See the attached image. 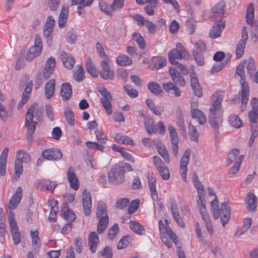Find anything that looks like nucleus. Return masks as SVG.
Returning <instances> with one entry per match:
<instances>
[{
    "label": "nucleus",
    "mask_w": 258,
    "mask_h": 258,
    "mask_svg": "<svg viewBox=\"0 0 258 258\" xmlns=\"http://www.w3.org/2000/svg\"><path fill=\"white\" fill-rule=\"evenodd\" d=\"M225 4L223 2H220L215 5L212 8V11L214 13L219 15H223L225 11Z\"/></svg>",
    "instance_id": "obj_52"
},
{
    "label": "nucleus",
    "mask_w": 258,
    "mask_h": 258,
    "mask_svg": "<svg viewBox=\"0 0 258 258\" xmlns=\"http://www.w3.org/2000/svg\"><path fill=\"white\" fill-rule=\"evenodd\" d=\"M191 152L189 149H187L184 152L180 162V166L187 167L190 159Z\"/></svg>",
    "instance_id": "obj_54"
},
{
    "label": "nucleus",
    "mask_w": 258,
    "mask_h": 258,
    "mask_svg": "<svg viewBox=\"0 0 258 258\" xmlns=\"http://www.w3.org/2000/svg\"><path fill=\"white\" fill-rule=\"evenodd\" d=\"M86 68L87 72L93 77L98 76V72L92 63L90 58H88L86 62Z\"/></svg>",
    "instance_id": "obj_46"
},
{
    "label": "nucleus",
    "mask_w": 258,
    "mask_h": 258,
    "mask_svg": "<svg viewBox=\"0 0 258 258\" xmlns=\"http://www.w3.org/2000/svg\"><path fill=\"white\" fill-rule=\"evenodd\" d=\"M176 48L171 49L168 54L169 62L173 65L178 64V59H186L188 56V52L186 51L180 43H177Z\"/></svg>",
    "instance_id": "obj_3"
},
{
    "label": "nucleus",
    "mask_w": 258,
    "mask_h": 258,
    "mask_svg": "<svg viewBox=\"0 0 258 258\" xmlns=\"http://www.w3.org/2000/svg\"><path fill=\"white\" fill-rule=\"evenodd\" d=\"M169 74L173 82L176 85L184 86L185 82L182 75L174 67H170Z\"/></svg>",
    "instance_id": "obj_15"
},
{
    "label": "nucleus",
    "mask_w": 258,
    "mask_h": 258,
    "mask_svg": "<svg viewBox=\"0 0 258 258\" xmlns=\"http://www.w3.org/2000/svg\"><path fill=\"white\" fill-rule=\"evenodd\" d=\"M153 160V164L162 179L165 180H168L170 177L169 170L160 157L154 156Z\"/></svg>",
    "instance_id": "obj_6"
},
{
    "label": "nucleus",
    "mask_w": 258,
    "mask_h": 258,
    "mask_svg": "<svg viewBox=\"0 0 258 258\" xmlns=\"http://www.w3.org/2000/svg\"><path fill=\"white\" fill-rule=\"evenodd\" d=\"M43 158L47 160H59L62 157L60 150L57 148H49L44 150L41 153Z\"/></svg>",
    "instance_id": "obj_8"
},
{
    "label": "nucleus",
    "mask_w": 258,
    "mask_h": 258,
    "mask_svg": "<svg viewBox=\"0 0 258 258\" xmlns=\"http://www.w3.org/2000/svg\"><path fill=\"white\" fill-rule=\"evenodd\" d=\"M108 61L103 60L101 61V70L99 74L100 76L105 80H113L114 77V72L111 70L108 63Z\"/></svg>",
    "instance_id": "obj_9"
},
{
    "label": "nucleus",
    "mask_w": 258,
    "mask_h": 258,
    "mask_svg": "<svg viewBox=\"0 0 258 258\" xmlns=\"http://www.w3.org/2000/svg\"><path fill=\"white\" fill-rule=\"evenodd\" d=\"M243 159V155H240L239 156L238 159H236V162L235 163L234 165H233V166L230 171V174H235L238 171L241 165V163Z\"/></svg>",
    "instance_id": "obj_58"
},
{
    "label": "nucleus",
    "mask_w": 258,
    "mask_h": 258,
    "mask_svg": "<svg viewBox=\"0 0 258 258\" xmlns=\"http://www.w3.org/2000/svg\"><path fill=\"white\" fill-rule=\"evenodd\" d=\"M42 49L37 47L34 46H31L30 47L28 52L26 56V59L28 61H31L35 57L40 55Z\"/></svg>",
    "instance_id": "obj_31"
},
{
    "label": "nucleus",
    "mask_w": 258,
    "mask_h": 258,
    "mask_svg": "<svg viewBox=\"0 0 258 258\" xmlns=\"http://www.w3.org/2000/svg\"><path fill=\"white\" fill-rule=\"evenodd\" d=\"M257 197L254 194H249L247 196V209L251 212H254L257 207Z\"/></svg>",
    "instance_id": "obj_26"
},
{
    "label": "nucleus",
    "mask_w": 258,
    "mask_h": 258,
    "mask_svg": "<svg viewBox=\"0 0 258 258\" xmlns=\"http://www.w3.org/2000/svg\"><path fill=\"white\" fill-rule=\"evenodd\" d=\"M235 77L237 79H238V77H240V82L241 83L242 82L245 81V72L244 64L240 63L237 66L235 74Z\"/></svg>",
    "instance_id": "obj_48"
},
{
    "label": "nucleus",
    "mask_w": 258,
    "mask_h": 258,
    "mask_svg": "<svg viewBox=\"0 0 258 258\" xmlns=\"http://www.w3.org/2000/svg\"><path fill=\"white\" fill-rule=\"evenodd\" d=\"M206 49L207 47L205 43L202 41H199L195 43L193 51H195L197 52L203 53Z\"/></svg>",
    "instance_id": "obj_60"
},
{
    "label": "nucleus",
    "mask_w": 258,
    "mask_h": 258,
    "mask_svg": "<svg viewBox=\"0 0 258 258\" xmlns=\"http://www.w3.org/2000/svg\"><path fill=\"white\" fill-rule=\"evenodd\" d=\"M56 185L55 182L44 179L40 182L39 188L41 190H50L53 192Z\"/></svg>",
    "instance_id": "obj_29"
},
{
    "label": "nucleus",
    "mask_w": 258,
    "mask_h": 258,
    "mask_svg": "<svg viewBox=\"0 0 258 258\" xmlns=\"http://www.w3.org/2000/svg\"><path fill=\"white\" fill-rule=\"evenodd\" d=\"M224 92L221 91L215 92L212 96L214 102L211 106L210 110L215 111L222 112L221 109V102L223 99Z\"/></svg>",
    "instance_id": "obj_11"
},
{
    "label": "nucleus",
    "mask_w": 258,
    "mask_h": 258,
    "mask_svg": "<svg viewBox=\"0 0 258 258\" xmlns=\"http://www.w3.org/2000/svg\"><path fill=\"white\" fill-rule=\"evenodd\" d=\"M230 125L236 128H240L242 125V122L238 116L235 114H231L228 118Z\"/></svg>",
    "instance_id": "obj_40"
},
{
    "label": "nucleus",
    "mask_w": 258,
    "mask_h": 258,
    "mask_svg": "<svg viewBox=\"0 0 258 258\" xmlns=\"http://www.w3.org/2000/svg\"><path fill=\"white\" fill-rule=\"evenodd\" d=\"M163 89L166 92L176 97H179L181 95V92L179 88L173 83L168 82L164 83L163 85Z\"/></svg>",
    "instance_id": "obj_23"
},
{
    "label": "nucleus",
    "mask_w": 258,
    "mask_h": 258,
    "mask_svg": "<svg viewBox=\"0 0 258 258\" xmlns=\"http://www.w3.org/2000/svg\"><path fill=\"white\" fill-rule=\"evenodd\" d=\"M148 185L150 188L152 199L154 201H157L158 199V195L156 189V178L153 174H148Z\"/></svg>",
    "instance_id": "obj_20"
},
{
    "label": "nucleus",
    "mask_w": 258,
    "mask_h": 258,
    "mask_svg": "<svg viewBox=\"0 0 258 258\" xmlns=\"http://www.w3.org/2000/svg\"><path fill=\"white\" fill-rule=\"evenodd\" d=\"M248 38V35L246 31V27L244 26L242 28V33H241V39L239 41L238 43L237 44L235 53L236 58H240L243 54L244 49L245 47L246 42Z\"/></svg>",
    "instance_id": "obj_10"
},
{
    "label": "nucleus",
    "mask_w": 258,
    "mask_h": 258,
    "mask_svg": "<svg viewBox=\"0 0 258 258\" xmlns=\"http://www.w3.org/2000/svg\"><path fill=\"white\" fill-rule=\"evenodd\" d=\"M56 65V61L55 58L50 56L46 61L44 69L43 71V76L45 79L50 78L53 74L54 68Z\"/></svg>",
    "instance_id": "obj_13"
},
{
    "label": "nucleus",
    "mask_w": 258,
    "mask_h": 258,
    "mask_svg": "<svg viewBox=\"0 0 258 258\" xmlns=\"http://www.w3.org/2000/svg\"><path fill=\"white\" fill-rule=\"evenodd\" d=\"M60 55L63 66L68 69L71 70L76 62L74 57L70 53L64 51L60 52Z\"/></svg>",
    "instance_id": "obj_17"
},
{
    "label": "nucleus",
    "mask_w": 258,
    "mask_h": 258,
    "mask_svg": "<svg viewBox=\"0 0 258 258\" xmlns=\"http://www.w3.org/2000/svg\"><path fill=\"white\" fill-rule=\"evenodd\" d=\"M144 125L146 131L149 135L157 133V128L154 119L150 117L146 116L144 118Z\"/></svg>",
    "instance_id": "obj_24"
},
{
    "label": "nucleus",
    "mask_w": 258,
    "mask_h": 258,
    "mask_svg": "<svg viewBox=\"0 0 258 258\" xmlns=\"http://www.w3.org/2000/svg\"><path fill=\"white\" fill-rule=\"evenodd\" d=\"M158 153L162 156L165 162L168 163L170 162V158L167 150L165 146H162L157 150Z\"/></svg>",
    "instance_id": "obj_57"
},
{
    "label": "nucleus",
    "mask_w": 258,
    "mask_h": 258,
    "mask_svg": "<svg viewBox=\"0 0 258 258\" xmlns=\"http://www.w3.org/2000/svg\"><path fill=\"white\" fill-rule=\"evenodd\" d=\"M133 39L137 42L141 49L144 48L145 47V41L144 38L139 33H135L132 35Z\"/></svg>",
    "instance_id": "obj_53"
},
{
    "label": "nucleus",
    "mask_w": 258,
    "mask_h": 258,
    "mask_svg": "<svg viewBox=\"0 0 258 258\" xmlns=\"http://www.w3.org/2000/svg\"><path fill=\"white\" fill-rule=\"evenodd\" d=\"M22 196V189L21 187H18L9 201V208L11 210L16 209L20 203Z\"/></svg>",
    "instance_id": "obj_14"
},
{
    "label": "nucleus",
    "mask_w": 258,
    "mask_h": 258,
    "mask_svg": "<svg viewBox=\"0 0 258 258\" xmlns=\"http://www.w3.org/2000/svg\"><path fill=\"white\" fill-rule=\"evenodd\" d=\"M99 242L98 234L96 232H91L88 238V245L92 253H95Z\"/></svg>",
    "instance_id": "obj_19"
},
{
    "label": "nucleus",
    "mask_w": 258,
    "mask_h": 258,
    "mask_svg": "<svg viewBox=\"0 0 258 258\" xmlns=\"http://www.w3.org/2000/svg\"><path fill=\"white\" fill-rule=\"evenodd\" d=\"M83 67L81 65L76 66V70L74 72V78L75 80L80 82L84 79Z\"/></svg>",
    "instance_id": "obj_47"
},
{
    "label": "nucleus",
    "mask_w": 258,
    "mask_h": 258,
    "mask_svg": "<svg viewBox=\"0 0 258 258\" xmlns=\"http://www.w3.org/2000/svg\"><path fill=\"white\" fill-rule=\"evenodd\" d=\"M15 170L14 177L15 179L19 178L23 171V162L17 157L15 161Z\"/></svg>",
    "instance_id": "obj_39"
},
{
    "label": "nucleus",
    "mask_w": 258,
    "mask_h": 258,
    "mask_svg": "<svg viewBox=\"0 0 258 258\" xmlns=\"http://www.w3.org/2000/svg\"><path fill=\"white\" fill-rule=\"evenodd\" d=\"M16 157L23 162L29 163L31 160V157L29 154L26 151L20 150L17 151Z\"/></svg>",
    "instance_id": "obj_51"
},
{
    "label": "nucleus",
    "mask_w": 258,
    "mask_h": 258,
    "mask_svg": "<svg viewBox=\"0 0 258 258\" xmlns=\"http://www.w3.org/2000/svg\"><path fill=\"white\" fill-rule=\"evenodd\" d=\"M38 231L37 230L31 231V237L32 239V244L33 246L39 247L40 246V240L38 236Z\"/></svg>",
    "instance_id": "obj_55"
},
{
    "label": "nucleus",
    "mask_w": 258,
    "mask_h": 258,
    "mask_svg": "<svg viewBox=\"0 0 258 258\" xmlns=\"http://www.w3.org/2000/svg\"><path fill=\"white\" fill-rule=\"evenodd\" d=\"M169 202L172 216L174 220L180 217L179 211L178 210V205L174 199L170 198Z\"/></svg>",
    "instance_id": "obj_36"
},
{
    "label": "nucleus",
    "mask_w": 258,
    "mask_h": 258,
    "mask_svg": "<svg viewBox=\"0 0 258 258\" xmlns=\"http://www.w3.org/2000/svg\"><path fill=\"white\" fill-rule=\"evenodd\" d=\"M55 81L54 79L49 80L45 85V94L47 99L51 98L55 90Z\"/></svg>",
    "instance_id": "obj_30"
},
{
    "label": "nucleus",
    "mask_w": 258,
    "mask_h": 258,
    "mask_svg": "<svg viewBox=\"0 0 258 258\" xmlns=\"http://www.w3.org/2000/svg\"><path fill=\"white\" fill-rule=\"evenodd\" d=\"M130 227L133 231L138 234L143 235L145 233V230L144 227L137 222L131 221Z\"/></svg>",
    "instance_id": "obj_34"
},
{
    "label": "nucleus",
    "mask_w": 258,
    "mask_h": 258,
    "mask_svg": "<svg viewBox=\"0 0 258 258\" xmlns=\"http://www.w3.org/2000/svg\"><path fill=\"white\" fill-rule=\"evenodd\" d=\"M61 213L62 217L68 222H73L76 219V215L70 209L63 210Z\"/></svg>",
    "instance_id": "obj_50"
},
{
    "label": "nucleus",
    "mask_w": 258,
    "mask_h": 258,
    "mask_svg": "<svg viewBox=\"0 0 258 258\" xmlns=\"http://www.w3.org/2000/svg\"><path fill=\"white\" fill-rule=\"evenodd\" d=\"M243 64H247L246 69L247 73L251 76L255 71L256 67L255 64L254 59L251 57L244 59L243 61Z\"/></svg>",
    "instance_id": "obj_41"
},
{
    "label": "nucleus",
    "mask_w": 258,
    "mask_h": 258,
    "mask_svg": "<svg viewBox=\"0 0 258 258\" xmlns=\"http://www.w3.org/2000/svg\"><path fill=\"white\" fill-rule=\"evenodd\" d=\"M225 27V23L222 21L217 22L211 28L209 31V36L212 39L220 37Z\"/></svg>",
    "instance_id": "obj_16"
},
{
    "label": "nucleus",
    "mask_w": 258,
    "mask_h": 258,
    "mask_svg": "<svg viewBox=\"0 0 258 258\" xmlns=\"http://www.w3.org/2000/svg\"><path fill=\"white\" fill-rule=\"evenodd\" d=\"M99 254L104 258H111L112 256L111 248L109 246H106L102 250L99 252Z\"/></svg>",
    "instance_id": "obj_64"
},
{
    "label": "nucleus",
    "mask_w": 258,
    "mask_h": 258,
    "mask_svg": "<svg viewBox=\"0 0 258 258\" xmlns=\"http://www.w3.org/2000/svg\"><path fill=\"white\" fill-rule=\"evenodd\" d=\"M192 54L197 64L200 66H203L205 62L203 53L197 52L195 51H193Z\"/></svg>",
    "instance_id": "obj_62"
},
{
    "label": "nucleus",
    "mask_w": 258,
    "mask_h": 258,
    "mask_svg": "<svg viewBox=\"0 0 258 258\" xmlns=\"http://www.w3.org/2000/svg\"><path fill=\"white\" fill-rule=\"evenodd\" d=\"M249 87L248 84L243 81L241 83V102L247 103L249 99Z\"/></svg>",
    "instance_id": "obj_33"
},
{
    "label": "nucleus",
    "mask_w": 258,
    "mask_h": 258,
    "mask_svg": "<svg viewBox=\"0 0 258 258\" xmlns=\"http://www.w3.org/2000/svg\"><path fill=\"white\" fill-rule=\"evenodd\" d=\"M9 148H4L0 156V176H4L6 173Z\"/></svg>",
    "instance_id": "obj_21"
},
{
    "label": "nucleus",
    "mask_w": 258,
    "mask_h": 258,
    "mask_svg": "<svg viewBox=\"0 0 258 258\" xmlns=\"http://www.w3.org/2000/svg\"><path fill=\"white\" fill-rule=\"evenodd\" d=\"M222 112L219 113V111H215L210 110L209 122L214 129H217L219 127V122L217 121V118H220V116L222 115Z\"/></svg>",
    "instance_id": "obj_25"
},
{
    "label": "nucleus",
    "mask_w": 258,
    "mask_h": 258,
    "mask_svg": "<svg viewBox=\"0 0 258 258\" xmlns=\"http://www.w3.org/2000/svg\"><path fill=\"white\" fill-rule=\"evenodd\" d=\"M95 135L98 141L102 144H105L107 140L106 135L102 130H96Z\"/></svg>",
    "instance_id": "obj_59"
},
{
    "label": "nucleus",
    "mask_w": 258,
    "mask_h": 258,
    "mask_svg": "<svg viewBox=\"0 0 258 258\" xmlns=\"http://www.w3.org/2000/svg\"><path fill=\"white\" fill-rule=\"evenodd\" d=\"M170 142L172 146V151L174 156L177 157L178 155V143L179 139L175 128L172 125H169L168 128Z\"/></svg>",
    "instance_id": "obj_7"
},
{
    "label": "nucleus",
    "mask_w": 258,
    "mask_h": 258,
    "mask_svg": "<svg viewBox=\"0 0 258 258\" xmlns=\"http://www.w3.org/2000/svg\"><path fill=\"white\" fill-rule=\"evenodd\" d=\"M140 204V201L138 199L133 200L128 207V213L130 214H133L138 209Z\"/></svg>",
    "instance_id": "obj_61"
},
{
    "label": "nucleus",
    "mask_w": 258,
    "mask_h": 258,
    "mask_svg": "<svg viewBox=\"0 0 258 258\" xmlns=\"http://www.w3.org/2000/svg\"><path fill=\"white\" fill-rule=\"evenodd\" d=\"M37 106V103H34L29 107L26 114L25 125H27L28 123L34 122L33 121V118L34 117L35 110L36 109Z\"/></svg>",
    "instance_id": "obj_35"
},
{
    "label": "nucleus",
    "mask_w": 258,
    "mask_h": 258,
    "mask_svg": "<svg viewBox=\"0 0 258 258\" xmlns=\"http://www.w3.org/2000/svg\"><path fill=\"white\" fill-rule=\"evenodd\" d=\"M148 88L155 95H159L162 92L160 86L156 82H151L148 83Z\"/></svg>",
    "instance_id": "obj_45"
},
{
    "label": "nucleus",
    "mask_w": 258,
    "mask_h": 258,
    "mask_svg": "<svg viewBox=\"0 0 258 258\" xmlns=\"http://www.w3.org/2000/svg\"><path fill=\"white\" fill-rule=\"evenodd\" d=\"M166 64V60L164 57H154L152 58L150 68L152 70H158L163 68Z\"/></svg>",
    "instance_id": "obj_27"
},
{
    "label": "nucleus",
    "mask_w": 258,
    "mask_h": 258,
    "mask_svg": "<svg viewBox=\"0 0 258 258\" xmlns=\"http://www.w3.org/2000/svg\"><path fill=\"white\" fill-rule=\"evenodd\" d=\"M72 95L71 85L69 83H64L60 86V95L63 100H69Z\"/></svg>",
    "instance_id": "obj_22"
},
{
    "label": "nucleus",
    "mask_w": 258,
    "mask_h": 258,
    "mask_svg": "<svg viewBox=\"0 0 258 258\" xmlns=\"http://www.w3.org/2000/svg\"><path fill=\"white\" fill-rule=\"evenodd\" d=\"M133 237L130 235L124 236L118 242L117 248L121 249L126 248L133 242Z\"/></svg>",
    "instance_id": "obj_32"
},
{
    "label": "nucleus",
    "mask_w": 258,
    "mask_h": 258,
    "mask_svg": "<svg viewBox=\"0 0 258 258\" xmlns=\"http://www.w3.org/2000/svg\"><path fill=\"white\" fill-rule=\"evenodd\" d=\"M188 131L190 140L198 143L199 142V134L196 126L189 123Z\"/></svg>",
    "instance_id": "obj_44"
},
{
    "label": "nucleus",
    "mask_w": 258,
    "mask_h": 258,
    "mask_svg": "<svg viewBox=\"0 0 258 258\" xmlns=\"http://www.w3.org/2000/svg\"><path fill=\"white\" fill-rule=\"evenodd\" d=\"M122 168L117 165L112 167L108 173V181L113 185H119L124 180V175Z\"/></svg>",
    "instance_id": "obj_4"
},
{
    "label": "nucleus",
    "mask_w": 258,
    "mask_h": 258,
    "mask_svg": "<svg viewBox=\"0 0 258 258\" xmlns=\"http://www.w3.org/2000/svg\"><path fill=\"white\" fill-rule=\"evenodd\" d=\"M254 18V9L252 3L248 5L246 10V21L249 24H251Z\"/></svg>",
    "instance_id": "obj_42"
},
{
    "label": "nucleus",
    "mask_w": 258,
    "mask_h": 258,
    "mask_svg": "<svg viewBox=\"0 0 258 258\" xmlns=\"http://www.w3.org/2000/svg\"><path fill=\"white\" fill-rule=\"evenodd\" d=\"M106 204L102 201L97 203L96 215L99 220L97 230L99 234H102L106 229L109 223V217Z\"/></svg>",
    "instance_id": "obj_2"
},
{
    "label": "nucleus",
    "mask_w": 258,
    "mask_h": 258,
    "mask_svg": "<svg viewBox=\"0 0 258 258\" xmlns=\"http://www.w3.org/2000/svg\"><path fill=\"white\" fill-rule=\"evenodd\" d=\"M132 62V58L124 54L119 55L116 58V63L120 66H130Z\"/></svg>",
    "instance_id": "obj_37"
},
{
    "label": "nucleus",
    "mask_w": 258,
    "mask_h": 258,
    "mask_svg": "<svg viewBox=\"0 0 258 258\" xmlns=\"http://www.w3.org/2000/svg\"><path fill=\"white\" fill-rule=\"evenodd\" d=\"M119 232V227L117 224H114L109 230V232L107 235L108 239L112 240L114 239L117 235Z\"/></svg>",
    "instance_id": "obj_56"
},
{
    "label": "nucleus",
    "mask_w": 258,
    "mask_h": 258,
    "mask_svg": "<svg viewBox=\"0 0 258 258\" xmlns=\"http://www.w3.org/2000/svg\"><path fill=\"white\" fill-rule=\"evenodd\" d=\"M99 6L100 10L107 15H112L114 12L111 5L101 2L99 3Z\"/></svg>",
    "instance_id": "obj_49"
},
{
    "label": "nucleus",
    "mask_w": 258,
    "mask_h": 258,
    "mask_svg": "<svg viewBox=\"0 0 258 258\" xmlns=\"http://www.w3.org/2000/svg\"><path fill=\"white\" fill-rule=\"evenodd\" d=\"M98 91L102 96L100 99L102 105L107 113L110 115L112 113V98L111 93L105 87H101L98 89Z\"/></svg>",
    "instance_id": "obj_5"
},
{
    "label": "nucleus",
    "mask_w": 258,
    "mask_h": 258,
    "mask_svg": "<svg viewBox=\"0 0 258 258\" xmlns=\"http://www.w3.org/2000/svg\"><path fill=\"white\" fill-rule=\"evenodd\" d=\"M67 178L70 183V187L76 190L79 188V182L78 177L75 173V169L70 166L67 173Z\"/></svg>",
    "instance_id": "obj_12"
},
{
    "label": "nucleus",
    "mask_w": 258,
    "mask_h": 258,
    "mask_svg": "<svg viewBox=\"0 0 258 258\" xmlns=\"http://www.w3.org/2000/svg\"><path fill=\"white\" fill-rule=\"evenodd\" d=\"M64 113L67 123L72 126H74L75 123V119L73 111L70 108H67L64 110Z\"/></svg>",
    "instance_id": "obj_43"
},
{
    "label": "nucleus",
    "mask_w": 258,
    "mask_h": 258,
    "mask_svg": "<svg viewBox=\"0 0 258 258\" xmlns=\"http://www.w3.org/2000/svg\"><path fill=\"white\" fill-rule=\"evenodd\" d=\"M37 124V122H33L28 123L27 125H25L26 127L27 128L26 132V138L30 142H31L32 141V135L35 132Z\"/></svg>",
    "instance_id": "obj_38"
},
{
    "label": "nucleus",
    "mask_w": 258,
    "mask_h": 258,
    "mask_svg": "<svg viewBox=\"0 0 258 258\" xmlns=\"http://www.w3.org/2000/svg\"><path fill=\"white\" fill-rule=\"evenodd\" d=\"M208 193L209 196H213L214 199L211 202V210L213 217L215 219L220 218L221 222L224 227L228 223L231 215L230 207L228 203L224 202L221 204L220 209L219 208L218 201L214 191L210 188H208Z\"/></svg>",
    "instance_id": "obj_1"
},
{
    "label": "nucleus",
    "mask_w": 258,
    "mask_h": 258,
    "mask_svg": "<svg viewBox=\"0 0 258 258\" xmlns=\"http://www.w3.org/2000/svg\"><path fill=\"white\" fill-rule=\"evenodd\" d=\"M191 113L193 118H195L201 124H204L207 122L206 115L201 110L197 109H192Z\"/></svg>",
    "instance_id": "obj_28"
},
{
    "label": "nucleus",
    "mask_w": 258,
    "mask_h": 258,
    "mask_svg": "<svg viewBox=\"0 0 258 258\" xmlns=\"http://www.w3.org/2000/svg\"><path fill=\"white\" fill-rule=\"evenodd\" d=\"M82 202L84 214L88 216L91 213L92 201L90 192L84 191L82 195Z\"/></svg>",
    "instance_id": "obj_18"
},
{
    "label": "nucleus",
    "mask_w": 258,
    "mask_h": 258,
    "mask_svg": "<svg viewBox=\"0 0 258 258\" xmlns=\"http://www.w3.org/2000/svg\"><path fill=\"white\" fill-rule=\"evenodd\" d=\"M96 49L97 52L99 55V56L104 59V60H106V61H108L109 59L107 57V55L106 54L104 51V49L102 45V44L100 42L96 43Z\"/></svg>",
    "instance_id": "obj_63"
}]
</instances>
